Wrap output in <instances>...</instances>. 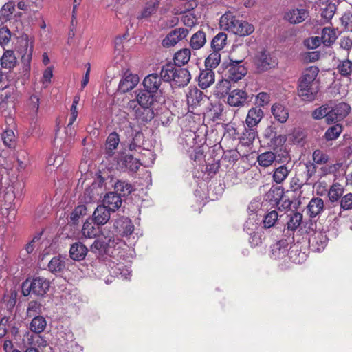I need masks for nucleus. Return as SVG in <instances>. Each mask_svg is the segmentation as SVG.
I'll return each instance as SVG.
<instances>
[{"mask_svg": "<svg viewBox=\"0 0 352 352\" xmlns=\"http://www.w3.org/2000/svg\"><path fill=\"white\" fill-rule=\"evenodd\" d=\"M206 139L192 131L186 133L182 142L193 166L203 165L206 162Z\"/></svg>", "mask_w": 352, "mask_h": 352, "instance_id": "obj_1", "label": "nucleus"}, {"mask_svg": "<svg viewBox=\"0 0 352 352\" xmlns=\"http://www.w3.org/2000/svg\"><path fill=\"white\" fill-rule=\"evenodd\" d=\"M161 76L163 81L170 82L172 86L179 87L186 86L191 79L190 74L187 69L176 66L171 63H166L162 67Z\"/></svg>", "mask_w": 352, "mask_h": 352, "instance_id": "obj_2", "label": "nucleus"}, {"mask_svg": "<svg viewBox=\"0 0 352 352\" xmlns=\"http://www.w3.org/2000/svg\"><path fill=\"white\" fill-rule=\"evenodd\" d=\"M50 285V281L44 277H34L32 280L28 278L22 283V294L24 296H28L30 293L43 296L49 290Z\"/></svg>", "mask_w": 352, "mask_h": 352, "instance_id": "obj_3", "label": "nucleus"}, {"mask_svg": "<svg viewBox=\"0 0 352 352\" xmlns=\"http://www.w3.org/2000/svg\"><path fill=\"white\" fill-rule=\"evenodd\" d=\"M230 63L226 68H223V73L228 79H221V87L227 86L228 80L234 82H236L241 79L247 74L246 68L240 63L242 62V59L234 60L233 56L229 57Z\"/></svg>", "mask_w": 352, "mask_h": 352, "instance_id": "obj_4", "label": "nucleus"}, {"mask_svg": "<svg viewBox=\"0 0 352 352\" xmlns=\"http://www.w3.org/2000/svg\"><path fill=\"white\" fill-rule=\"evenodd\" d=\"M127 109L134 111L135 119L142 124L151 122L155 117L153 107H138L135 100H130L127 104Z\"/></svg>", "mask_w": 352, "mask_h": 352, "instance_id": "obj_5", "label": "nucleus"}, {"mask_svg": "<svg viewBox=\"0 0 352 352\" xmlns=\"http://www.w3.org/2000/svg\"><path fill=\"white\" fill-rule=\"evenodd\" d=\"M220 32L218 33L212 40L210 43V53L205 60L206 67L214 69L220 63Z\"/></svg>", "mask_w": 352, "mask_h": 352, "instance_id": "obj_6", "label": "nucleus"}, {"mask_svg": "<svg viewBox=\"0 0 352 352\" xmlns=\"http://www.w3.org/2000/svg\"><path fill=\"white\" fill-rule=\"evenodd\" d=\"M256 69L259 72H265L278 65L277 58L266 51L261 52L256 58Z\"/></svg>", "mask_w": 352, "mask_h": 352, "instance_id": "obj_7", "label": "nucleus"}, {"mask_svg": "<svg viewBox=\"0 0 352 352\" xmlns=\"http://www.w3.org/2000/svg\"><path fill=\"white\" fill-rule=\"evenodd\" d=\"M292 239H282L271 247V257L274 259L285 258L289 254Z\"/></svg>", "mask_w": 352, "mask_h": 352, "instance_id": "obj_8", "label": "nucleus"}, {"mask_svg": "<svg viewBox=\"0 0 352 352\" xmlns=\"http://www.w3.org/2000/svg\"><path fill=\"white\" fill-rule=\"evenodd\" d=\"M309 16V12L303 7L294 8L285 14V19L291 24H298L304 22Z\"/></svg>", "mask_w": 352, "mask_h": 352, "instance_id": "obj_9", "label": "nucleus"}, {"mask_svg": "<svg viewBox=\"0 0 352 352\" xmlns=\"http://www.w3.org/2000/svg\"><path fill=\"white\" fill-rule=\"evenodd\" d=\"M188 32V30L186 28H176L168 34L162 40V45L165 47L174 46L179 41L186 38Z\"/></svg>", "mask_w": 352, "mask_h": 352, "instance_id": "obj_10", "label": "nucleus"}, {"mask_svg": "<svg viewBox=\"0 0 352 352\" xmlns=\"http://www.w3.org/2000/svg\"><path fill=\"white\" fill-rule=\"evenodd\" d=\"M163 78L156 73L151 74L146 76L143 80V85L146 90L156 94L158 91L162 93L161 86L162 85Z\"/></svg>", "mask_w": 352, "mask_h": 352, "instance_id": "obj_11", "label": "nucleus"}, {"mask_svg": "<svg viewBox=\"0 0 352 352\" xmlns=\"http://www.w3.org/2000/svg\"><path fill=\"white\" fill-rule=\"evenodd\" d=\"M319 89V85L298 84V94L301 100L312 102L316 98Z\"/></svg>", "mask_w": 352, "mask_h": 352, "instance_id": "obj_12", "label": "nucleus"}, {"mask_svg": "<svg viewBox=\"0 0 352 352\" xmlns=\"http://www.w3.org/2000/svg\"><path fill=\"white\" fill-rule=\"evenodd\" d=\"M318 73L319 69L316 66L306 68L298 80V84L319 85L320 80L317 78Z\"/></svg>", "mask_w": 352, "mask_h": 352, "instance_id": "obj_13", "label": "nucleus"}, {"mask_svg": "<svg viewBox=\"0 0 352 352\" xmlns=\"http://www.w3.org/2000/svg\"><path fill=\"white\" fill-rule=\"evenodd\" d=\"M226 28H230V32L242 36L250 35L254 31L253 25L247 21L237 19L235 24L231 23L229 26H226Z\"/></svg>", "mask_w": 352, "mask_h": 352, "instance_id": "obj_14", "label": "nucleus"}, {"mask_svg": "<svg viewBox=\"0 0 352 352\" xmlns=\"http://www.w3.org/2000/svg\"><path fill=\"white\" fill-rule=\"evenodd\" d=\"M328 238L324 232L316 231L311 236L309 242L315 252L322 251L327 244Z\"/></svg>", "mask_w": 352, "mask_h": 352, "instance_id": "obj_15", "label": "nucleus"}, {"mask_svg": "<svg viewBox=\"0 0 352 352\" xmlns=\"http://www.w3.org/2000/svg\"><path fill=\"white\" fill-rule=\"evenodd\" d=\"M138 107H153L154 103L156 102V96L155 94L148 91V90H140L136 96V99Z\"/></svg>", "mask_w": 352, "mask_h": 352, "instance_id": "obj_16", "label": "nucleus"}, {"mask_svg": "<svg viewBox=\"0 0 352 352\" xmlns=\"http://www.w3.org/2000/svg\"><path fill=\"white\" fill-rule=\"evenodd\" d=\"M351 110L350 106L345 102H340L331 109L329 118L333 119V122L340 121L346 118Z\"/></svg>", "mask_w": 352, "mask_h": 352, "instance_id": "obj_17", "label": "nucleus"}, {"mask_svg": "<svg viewBox=\"0 0 352 352\" xmlns=\"http://www.w3.org/2000/svg\"><path fill=\"white\" fill-rule=\"evenodd\" d=\"M102 206L111 212H115L122 205V201L120 195L116 192L107 193L103 199Z\"/></svg>", "mask_w": 352, "mask_h": 352, "instance_id": "obj_18", "label": "nucleus"}, {"mask_svg": "<svg viewBox=\"0 0 352 352\" xmlns=\"http://www.w3.org/2000/svg\"><path fill=\"white\" fill-rule=\"evenodd\" d=\"M111 211L102 205L98 206L93 213V221L97 226L106 224L110 219Z\"/></svg>", "mask_w": 352, "mask_h": 352, "instance_id": "obj_19", "label": "nucleus"}, {"mask_svg": "<svg viewBox=\"0 0 352 352\" xmlns=\"http://www.w3.org/2000/svg\"><path fill=\"white\" fill-rule=\"evenodd\" d=\"M1 140L5 147L14 151L17 146L18 138L14 131L6 128L1 134Z\"/></svg>", "mask_w": 352, "mask_h": 352, "instance_id": "obj_20", "label": "nucleus"}, {"mask_svg": "<svg viewBox=\"0 0 352 352\" xmlns=\"http://www.w3.org/2000/svg\"><path fill=\"white\" fill-rule=\"evenodd\" d=\"M118 164L121 168H125L133 172L138 171L141 165L140 160L133 157L132 155L121 156Z\"/></svg>", "mask_w": 352, "mask_h": 352, "instance_id": "obj_21", "label": "nucleus"}, {"mask_svg": "<svg viewBox=\"0 0 352 352\" xmlns=\"http://www.w3.org/2000/svg\"><path fill=\"white\" fill-rule=\"evenodd\" d=\"M139 77L136 74L126 75L120 82L118 89L123 93L132 90L138 83Z\"/></svg>", "mask_w": 352, "mask_h": 352, "instance_id": "obj_22", "label": "nucleus"}, {"mask_svg": "<svg viewBox=\"0 0 352 352\" xmlns=\"http://www.w3.org/2000/svg\"><path fill=\"white\" fill-rule=\"evenodd\" d=\"M263 117V112L258 107H252L248 113L245 124L248 127H256Z\"/></svg>", "mask_w": 352, "mask_h": 352, "instance_id": "obj_23", "label": "nucleus"}, {"mask_svg": "<svg viewBox=\"0 0 352 352\" xmlns=\"http://www.w3.org/2000/svg\"><path fill=\"white\" fill-rule=\"evenodd\" d=\"M248 95L245 91L241 89L232 91L228 97V103L230 106H243L247 100Z\"/></svg>", "mask_w": 352, "mask_h": 352, "instance_id": "obj_24", "label": "nucleus"}, {"mask_svg": "<svg viewBox=\"0 0 352 352\" xmlns=\"http://www.w3.org/2000/svg\"><path fill=\"white\" fill-rule=\"evenodd\" d=\"M87 248L81 242L73 243L69 250L70 257L74 261H82L87 254Z\"/></svg>", "mask_w": 352, "mask_h": 352, "instance_id": "obj_25", "label": "nucleus"}, {"mask_svg": "<svg viewBox=\"0 0 352 352\" xmlns=\"http://www.w3.org/2000/svg\"><path fill=\"white\" fill-rule=\"evenodd\" d=\"M186 98L188 105L195 108L200 104L204 98V93L195 87H190Z\"/></svg>", "mask_w": 352, "mask_h": 352, "instance_id": "obj_26", "label": "nucleus"}, {"mask_svg": "<svg viewBox=\"0 0 352 352\" xmlns=\"http://www.w3.org/2000/svg\"><path fill=\"white\" fill-rule=\"evenodd\" d=\"M199 85L204 89L209 87L214 82V72L213 69L206 67L205 70H202L199 76Z\"/></svg>", "mask_w": 352, "mask_h": 352, "instance_id": "obj_27", "label": "nucleus"}, {"mask_svg": "<svg viewBox=\"0 0 352 352\" xmlns=\"http://www.w3.org/2000/svg\"><path fill=\"white\" fill-rule=\"evenodd\" d=\"M324 208V201L321 198L316 197L311 199L307 206V212L310 217L314 218L320 214Z\"/></svg>", "mask_w": 352, "mask_h": 352, "instance_id": "obj_28", "label": "nucleus"}, {"mask_svg": "<svg viewBox=\"0 0 352 352\" xmlns=\"http://www.w3.org/2000/svg\"><path fill=\"white\" fill-rule=\"evenodd\" d=\"M65 267V258L60 255L54 256L47 265L49 271L54 274L63 272Z\"/></svg>", "mask_w": 352, "mask_h": 352, "instance_id": "obj_29", "label": "nucleus"}, {"mask_svg": "<svg viewBox=\"0 0 352 352\" xmlns=\"http://www.w3.org/2000/svg\"><path fill=\"white\" fill-rule=\"evenodd\" d=\"M1 65L3 68L11 69H13L17 63V59L13 50H6L1 56Z\"/></svg>", "mask_w": 352, "mask_h": 352, "instance_id": "obj_30", "label": "nucleus"}, {"mask_svg": "<svg viewBox=\"0 0 352 352\" xmlns=\"http://www.w3.org/2000/svg\"><path fill=\"white\" fill-rule=\"evenodd\" d=\"M219 84V82H217V85H218ZM208 100L210 101V104L211 106L210 111H212L213 110L214 111L213 118L214 120L218 119L219 115L217 113L216 109L220 108V91L218 90L217 86H216L214 91L209 96Z\"/></svg>", "mask_w": 352, "mask_h": 352, "instance_id": "obj_31", "label": "nucleus"}, {"mask_svg": "<svg viewBox=\"0 0 352 352\" xmlns=\"http://www.w3.org/2000/svg\"><path fill=\"white\" fill-rule=\"evenodd\" d=\"M47 326V321L43 316H34L30 323V329L35 333H41L44 331Z\"/></svg>", "mask_w": 352, "mask_h": 352, "instance_id": "obj_32", "label": "nucleus"}, {"mask_svg": "<svg viewBox=\"0 0 352 352\" xmlns=\"http://www.w3.org/2000/svg\"><path fill=\"white\" fill-rule=\"evenodd\" d=\"M191 52L188 48H184L179 50L175 54L173 60L174 64L176 66L181 67L188 63L190 60Z\"/></svg>", "mask_w": 352, "mask_h": 352, "instance_id": "obj_33", "label": "nucleus"}, {"mask_svg": "<svg viewBox=\"0 0 352 352\" xmlns=\"http://www.w3.org/2000/svg\"><path fill=\"white\" fill-rule=\"evenodd\" d=\"M272 113L276 120L285 122L289 117L288 111L280 104H274L272 107Z\"/></svg>", "mask_w": 352, "mask_h": 352, "instance_id": "obj_34", "label": "nucleus"}, {"mask_svg": "<svg viewBox=\"0 0 352 352\" xmlns=\"http://www.w3.org/2000/svg\"><path fill=\"white\" fill-rule=\"evenodd\" d=\"M18 293L15 289H11L9 292L4 294L2 298V303L5 308L11 312L16 303Z\"/></svg>", "mask_w": 352, "mask_h": 352, "instance_id": "obj_35", "label": "nucleus"}, {"mask_svg": "<svg viewBox=\"0 0 352 352\" xmlns=\"http://www.w3.org/2000/svg\"><path fill=\"white\" fill-rule=\"evenodd\" d=\"M336 69L340 76L349 78L352 75V60L349 59L340 60Z\"/></svg>", "mask_w": 352, "mask_h": 352, "instance_id": "obj_36", "label": "nucleus"}, {"mask_svg": "<svg viewBox=\"0 0 352 352\" xmlns=\"http://www.w3.org/2000/svg\"><path fill=\"white\" fill-rule=\"evenodd\" d=\"M100 232L99 226L95 227L91 222L86 221L82 228V234L87 239H94Z\"/></svg>", "mask_w": 352, "mask_h": 352, "instance_id": "obj_37", "label": "nucleus"}, {"mask_svg": "<svg viewBox=\"0 0 352 352\" xmlns=\"http://www.w3.org/2000/svg\"><path fill=\"white\" fill-rule=\"evenodd\" d=\"M291 169L285 165H282L276 168L273 173V181L278 184H282L288 177Z\"/></svg>", "mask_w": 352, "mask_h": 352, "instance_id": "obj_38", "label": "nucleus"}, {"mask_svg": "<svg viewBox=\"0 0 352 352\" xmlns=\"http://www.w3.org/2000/svg\"><path fill=\"white\" fill-rule=\"evenodd\" d=\"M120 143L119 135L116 132L111 133L106 140V150L109 155H112Z\"/></svg>", "mask_w": 352, "mask_h": 352, "instance_id": "obj_39", "label": "nucleus"}, {"mask_svg": "<svg viewBox=\"0 0 352 352\" xmlns=\"http://www.w3.org/2000/svg\"><path fill=\"white\" fill-rule=\"evenodd\" d=\"M276 155L274 153L268 151L263 153L257 157V162L259 166L267 168L272 165L276 160Z\"/></svg>", "mask_w": 352, "mask_h": 352, "instance_id": "obj_40", "label": "nucleus"}, {"mask_svg": "<svg viewBox=\"0 0 352 352\" xmlns=\"http://www.w3.org/2000/svg\"><path fill=\"white\" fill-rule=\"evenodd\" d=\"M344 192V188L339 183H334L328 192V197L331 202L338 201Z\"/></svg>", "mask_w": 352, "mask_h": 352, "instance_id": "obj_41", "label": "nucleus"}, {"mask_svg": "<svg viewBox=\"0 0 352 352\" xmlns=\"http://www.w3.org/2000/svg\"><path fill=\"white\" fill-rule=\"evenodd\" d=\"M206 41L205 33L203 31L199 30L192 36L190 45L192 49L199 50L204 46Z\"/></svg>", "mask_w": 352, "mask_h": 352, "instance_id": "obj_42", "label": "nucleus"}, {"mask_svg": "<svg viewBox=\"0 0 352 352\" xmlns=\"http://www.w3.org/2000/svg\"><path fill=\"white\" fill-rule=\"evenodd\" d=\"M330 111L331 110H329L327 106L322 105L312 112V117L316 120H320L325 118L328 124L333 123V119L332 118H329V116L330 115Z\"/></svg>", "mask_w": 352, "mask_h": 352, "instance_id": "obj_43", "label": "nucleus"}, {"mask_svg": "<svg viewBox=\"0 0 352 352\" xmlns=\"http://www.w3.org/2000/svg\"><path fill=\"white\" fill-rule=\"evenodd\" d=\"M159 6L160 1L158 0H151L147 2L139 18L146 19L150 17L153 14L156 12Z\"/></svg>", "mask_w": 352, "mask_h": 352, "instance_id": "obj_44", "label": "nucleus"}, {"mask_svg": "<svg viewBox=\"0 0 352 352\" xmlns=\"http://www.w3.org/2000/svg\"><path fill=\"white\" fill-rule=\"evenodd\" d=\"M322 42L326 46L331 45L337 38L336 32L330 28H324L322 32Z\"/></svg>", "mask_w": 352, "mask_h": 352, "instance_id": "obj_45", "label": "nucleus"}, {"mask_svg": "<svg viewBox=\"0 0 352 352\" xmlns=\"http://www.w3.org/2000/svg\"><path fill=\"white\" fill-rule=\"evenodd\" d=\"M87 208L85 205L76 206L70 215V223L73 225H77L79 223L80 217L87 214Z\"/></svg>", "mask_w": 352, "mask_h": 352, "instance_id": "obj_46", "label": "nucleus"}, {"mask_svg": "<svg viewBox=\"0 0 352 352\" xmlns=\"http://www.w3.org/2000/svg\"><path fill=\"white\" fill-rule=\"evenodd\" d=\"M114 188L117 192H119L118 195L120 196L121 195L124 196L128 195L133 190V187L130 183L122 180H118L114 185Z\"/></svg>", "mask_w": 352, "mask_h": 352, "instance_id": "obj_47", "label": "nucleus"}, {"mask_svg": "<svg viewBox=\"0 0 352 352\" xmlns=\"http://www.w3.org/2000/svg\"><path fill=\"white\" fill-rule=\"evenodd\" d=\"M257 135L256 128L248 127L243 133L241 142L245 146L252 144Z\"/></svg>", "mask_w": 352, "mask_h": 352, "instance_id": "obj_48", "label": "nucleus"}, {"mask_svg": "<svg viewBox=\"0 0 352 352\" xmlns=\"http://www.w3.org/2000/svg\"><path fill=\"white\" fill-rule=\"evenodd\" d=\"M342 131L340 124H335L329 127L324 133V138L327 141L337 139Z\"/></svg>", "mask_w": 352, "mask_h": 352, "instance_id": "obj_49", "label": "nucleus"}, {"mask_svg": "<svg viewBox=\"0 0 352 352\" xmlns=\"http://www.w3.org/2000/svg\"><path fill=\"white\" fill-rule=\"evenodd\" d=\"M41 305L40 302L36 300L30 301L28 302L27 307V316L34 318V316H39L38 314L41 313Z\"/></svg>", "mask_w": 352, "mask_h": 352, "instance_id": "obj_50", "label": "nucleus"}, {"mask_svg": "<svg viewBox=\"0 0 352 352\" xmlns=\"http://www.w3.org/2000/svg\"><path fill=\"white\" fill-rule=\"evenodd\" d=\"M40 98L38 96L32 94L30 96L27 101V106L30 111L37 116L39 109Z\"/></svg>", "mask_w": 352, "mask_h": 352, "instance_id": "obj_51", "label": "nucleus"}, {"mask_svg": "<svg viewBox=\"0 0 352 352\" xmlns=\"http://www.w3.org/2000/svg\"><path fill=\"white\" fill-rule=\"evenodd\" d=\"M79 101L80 96L78 95L75 96L73 98L72 104L70 108L71 115L67 124V128H69L74 124L78 117V111L77 109V105L79 103Z\"/></svg>", "mask_w": 352, "mask_h": 352, "instance_id": "obj_52", "label": "nucleus"}, {"mask_svg": "<svg viewBox=\"0 0 352 352\" xmlns=\"http://www.w3.org/2000/svg\"><path fill=\"white\" fill-rule=\"evenodd\" d=\"M25 47V53L23 55H22L21 61L24 65V70L29 71L30 69V63L33 52V45H31L30 49H28V42L26 41Z\"/></svg>", "mask_w": 352, "mask_h": 352, "instance_id": "obj_53", "label": "nucleus"}, {"mask_svg": "<svg viewBox=\"0 0 352 352\" xmlns=\"http://www.w3.org/2000/svg\"><path fill=\"white\" fill-rule=\"evenodd\" d=\"M302 220V215L300 213H294L287 223V229L292 231L295 230L300 225Z\"/></svg>", "mask_w": 352, "mask_h": 352, "instance_id": "obj_54", "label": "nucleus"}, {"mask_svg": "<svg viewBox=\"0 0 352 352\" xmlns=\"http://www.w3.org/2000/svg\"><path fill=\"white\" fill-rule=\"evenodd\" d=\"M224 132L223 138L225 140H236V130L232 124H227L223 127Z\"/></svg>", "mask_w": 352, "mask_h": 352, "instance_id": "obj_55", "label": "nucleus"}, {"mask_svg": "<svg viewBox=\"0 0 352 352\" xmlns=\"http://www.w3.org/2000/svg\"><path fill=\"white\" fill-rule=\"evenodd\" d=\"M236 19L234 17L230 11L226 12L221 15V30H228L230 32V28H226V26H229L230 23L235 24Z\"/></svg>", "mask_w": 352, "mask_h": 352, "instance_id": "obj_56", "label": "nucleus"}, {"mask_svg": "<svg viewBox=\"0 0 352 352\" xmlns=\"http://www.w3.org/2000/svg\"><path fill=\"white\" fill-rule=\"evenodd\" d=\"M11 39V32L6 27H0V45L4 47Z\"/></svg>", "mask_w": 352, "mask_h": 352, "instance_id": "obj_57", "label": "nucleus"}, {"mask_svg": "<svg viewBox=\"0 0 352 352\" xmlns=\"http://www.w3.org/2000/svg\"><path fill=\"white\" fill-rule=\"evenodd\" d=\"M214 163L208 162L206 166V170L208 175L212 176L216 174L220 168V158L218 157V154H216L213 158Z\"/></svg>", "mask_w": 352, "mask_h": 352, "instance_id": "obj_58", "label": "nucleus"}, {"mask_svg": "<svg viewBox=\"0 0 352 352\" xmlns=\"http://www.w3.org/2000/svg\"><path fill=\"white\" fill-rule=\"evenodd\" d=\"M278 219V213L275 210L271 211L266 214L263 219L264 227L270 228L274 226Z\"/></svg>", "mask_w": 352, "mask_h": 352, "instance_id": "obj_59", "label": "nucleus"}, {"mask_svg": "<svg viewBox=\"0 0 352 352\" xmlns=\"http://www.w3.org/2000/svg\"><path fill=\"white\" fill-rule=\"evenodd\" d=\"M122 230H121V234L123 236H128L131 235L134 231V226L132 221L128 219H125L122 221Z\"/></svg>", "mask_w": 352, "mask_h": 352, "instance_id": "obj_60", "label": "nucleus"}, {"mask_svg": "<svg viewBox=\"0 0 352 352\" xmlns=\"http://www.w3.org/2000/svg\"><path fill=\"white\" fill-rule=\"evenodd\" d=\"M258 223L256 222L255 216L253 215L252 217H250L245 222L244 230L248 234L252 235L254 232H255V230L258 228Z\"/></svg>", "mask_w": 352, "mask_h": 352, "instance_id": "obj_61", "label": "nucleus"}, {"mask_svg": "<svg viewBox=\"0 0 352 352\" xmlns=\"http://www.w3.org/2000/svg\"><path fill=\"white\" fill-rule=\"evenodd\" d=\"M43 232L38 233L34 236L31 241L26 244L25 249L27 254H30L33 252L35 248L38 245Z\"/></svg>", "mask_w": 352, "mask_h": 352, "instance_id": "obj_62", "label": "nucleus"}, {"mask_svg": "<svg viewBox=\"0 0 352 352\" xmlns=\"http://www.w3.org/2000/svg\"><path fill=\"white\" fill-rule=\"evenodd\" d=\"M270 102V95L267 92H260L256 96L255 102L258 107H263Z\"/></svg>", "mask_w": 352, "mask_h": 352, "instance_id": "obj_63", "label": "nucleus"}, {"mask_svg": "<svg viewBox=\"0 0 352 352\" xmlns=\"http://www.w3.org/2000/svg\"><path fill=\"white\" fill-rule=\"evenodd\" d=\"M15 10V4L13 1H9L3 5L1 12V14L5 17L11 16Z\"/></svg>", "mask_w": 352, "mask_h": 352, "instance_id": "obj_64", "label": "nucleus"}]
</instances>
